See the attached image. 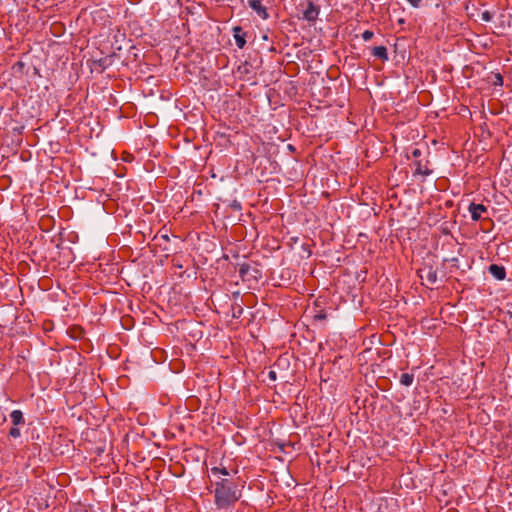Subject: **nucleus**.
Returning <instances> with one entry per match:
<instances>
[{
	"mask_svg": "<svg viewBox=\"0 0 512 512\" xmlns=\"http://www.w3.org/2000/svg\"><path fill=\"white\" fill-rule=\"evenodd\" d=\"M233 32H234L233 36H234L235 43H236L237 47L242 49L246 44V40H245L246 34L243 32V30L240 26L234 27Z\"/></svg>",
	"mask_w": 512,
	"mask_h": 512,
	"instance_id": "nucleus-7",
	"label": "nucleus"
},
{
	"mask_svg": "<svg viewBox=\"0 0 512 512\" xmlns=\"http://www.w3.org/2000/svg\"><path fill=\"white\" fill-rule=\"evenodd\" d=\"M10 418L14 426L24 423L23 413L20 410H13L10 414Z\"/></svg>",
	"mask_w": 512,
	"mask_h": 512,
	"instance_id": "nucleus-10",
	"label": "nucleus"
},
{
	"mask_svg": "<svg viewBox=\"0 0 512 512\" xmlns=\"http://www.w3.org/2000/svg\"><path fill=\"white\" fill-rule=\"evenodd\" d=\"M210 471L213 476H218L219 474L228 476L230 474L226 467H212Z\"/></svg>",
	"mask_w": 512,
	"mask_h": 512,
	"instance_id": "nucleus-12",
	"label": "nucleus"
},
{
	"mask_svg": "<svg viewBox=\"0 0 512 512\" xmlns=\"http://www.w3.org/2000/svg\"><path fill=\"white\" fill-rule=\"evenodd\" d=\"M488 270L489 273L497 280H504L506 277V270L503 266L491 264Z\"/></svg>",
	"mask_w": 512,
	"mask_h": 512,
	"instance_id": "nucleus-6",
	"label": "nucleus"
},
{
	"mask_svg": "<svg viewBox=\"0 0 512 512\" xmlns=\"http://www.w3.org/2000/svg\"><path fill=\"white\" fill-rule=\"evenodd\" d=\"M481 19L485 22H489L492 20V14L489 11H484L481 14Z\"/></svg>",
	"mask_w": 512,
	"mask_h": 512,
	"instance_id": "nucleus-14",
	"label": "nucleus"
},
{
	"mask_svg": "<svg viewBox=\"0 0 512 512\" xmlns=\"http://www.w3.org/2000/svg\"><path fill=\"white\" fill-rule=\"evenodd\" d=\"M248 5L262 19H267L269 17L266 8L262 5V1L261 0H248Z\"/></svg>",
	"mask_w": 512,
	"mask_h": 512,
	"instance_id": "nucleus-5",
	"label": "nucleus"
},
{
	"mask_svg": "<svg viewBox=\"0 0 512 512\" xmlns=\"http://www.w3.org/2000/svg\"><path fill=\"white\" fill-rule=\"evenodd\" d=\"M373 56L381 59V60H387L388 59V53L385 46H376L372 50Z\"/></svg>",
	"mask_w": 512,
	"mask_h": 512,
	"instance_id": "nucleus-9",
	"label": "nucleus"
},
{
	"mask_svg": "<svg viewBox=\"0 0 512 512\" xmlns=\"http://www.w3.org/2000/svg\"><path fill=\"white\" fill-rule=\"evenodd\" d=\"M269 377H270L271 379H275V378H276V374H275V372H274V371H270V372H269Z\"/></svg>",
	"mask_w": 512,
	"mask_h": 512,
	"instance_id": "nucleus-19",
	"label": "nucleus"
},
{
	"mask_svg": "<svg viewBox=\"0 0 512 512\" xmlns=\"http://www.w3.org/2000/svg\"><path fill=\"white\" fill-rule=\"evenodd\" d=\"M233 207H236V208L240 209V205L239 204H234Z\"/></svg>",
	"mask_w": 512,
	"mask_h": 512,
	"instance_id": "nucleus-20",
	"label": "nucleus"
},
{
	"mask_svg": "<svg viewBox=\"0 0 512 512\" xmlns=\"http://www.w3.org/2000/svg\"><path fill=\"white\" fill-rule=\"evenodd\" d=\"M468 211L473 221H478L482 217V213H487V208L483 204L470 203Z\"/></svg>",
	"mask_w": 512,
	"mask_h": 512,
	"instance_id": "nucleus-4",
	"label": "nucleus"
},
{
	"mask_svg": "<svg viewBox=\"0 0 512 512\" xmlns=\"http://www.w3.org/2000/svg\"><path fill=\"white\" fill-rule=\"evenodd\" d=\"M413 7L418 8L421 5L422 0H407Z\"/></svg>",
	"mask_w": 512,
	"mask_h": 512,
	"instance_id": "nucleus-16",
	"label": "nucleus"
},
{
	"mask_svg": "<svg viewBox=\"0 0 512 512\" xmlns=\"http://www.w3.org/2000/svg\"><path fill=\"white\" fill-rule=\"evenodd\" d=\"M422 155V151L418 148H415L413 151H412V157L414 158H418Z\"/></svg>",
	"mask_w": 512,
	"mask_h": 512,
	"instance_id": "nucleus-17",
	"label": "nucleus"
},
{
	"mask_svg": "<svg viewBox=\"0 0 512 512\" xmlns=\"http://www.w3.org/2000/svg\"><path fill=\"white\" fill-rule=\"evenodd\" d=\"M9 435L13 438H18L20 436V430L17 427H12L9 430Z\"/></svg>",
	"mask_w": 512,
	"mask_h": 512,
	"instance_id": "nucleus-15",
	"label": "nucleus"
},
{
	"mask_svg": "<svg viewBox=\"0 0 512 512\" xmlns=\"http://www.w3.org/2000/svg\"><path fill=\"white\" fill-rule=\"evenodd\" d=\"M414 375L410 373H403L400 376V383L404 386H410L413 383Z\"/></svg>",
	"mask_w": 512,
	"mask_h": 512,
	"instance_id": "nucleus-11",
	"label": "nucleus"
},
{
	"mask_svg": "<svg viewBox=\"0 0 512 512\" xmlns=\"http://www.w3.org/2000/svg\"><path fill=\"white\" fill-rule=\"evenodd\" d=\"M326 318V315L322 312H320L319 314H316L315 315V319H318V320H323Z\"/></svg>",
	"mask_w": 512,
	"mask_h": 512,
	"instance_id": "nucleus-18",
	"label": "nucleus"
},
{
	"mask_svg": "<svg viewBox=\"0 0 512 512\" xmlns=\"http://www.w3.org/2000/svg\"><path fill=\"white\" fill-rule=\"evenodd\" d=\"M301 5L303 6L302 13L304 19L307 21L317 19L320 12L319 6L315 5L312 0H305Z\"/></svg>",
	"mask_w": 512,
	"mask_h": 512,
	"instance_id": "nucleus-2",
	"label": "nucleus"
},
{
	"mask_svg": "<svg viewBox=\"0 0 512 512\" xmlns=\"http://www.w3.org/2000/svg\"><path fill=\"white\" fill-rule=\"evenodd\" d=\"M419 277L426 281L428 285H433L437 282V271L431 266H425L418 270Z\"/></svg>",
	"mask_w": 512,
	"mask_h": 512,
	"instance_id": "nucleus-3",
	"label": "nucleus"
},
{
	"mask_svg": "<svg viewBox=\"0 0 512 512\" xmlns=\"http://www.w3.org/2000/svg\"><path fill=\"white\" fill-rule=\"evenodd\" d=\"M415 165H416V169H415L416 174H421L424 176H428L431 174V170L428 169L427 164L423 163L422 160H417L415 162Z\"/></svg>",
	"mask_w": 512,
	"mask_h": 512,
	"instance_id": "nucleus-8",
	"label": "nucleus"
},
{
	"mask_svg": "<svg viewBox=\"0 0 512 512\" xmlns=\"http://www.w3.org/2000/svg\"><path fill=\"white\" fill-rule=\"evenodd\" d=\"M373 35H374V34H373V32H372V31H370V30H365V31L362 33V39H363L364 41H369V40H371V39H372Z\"/></svg>",
	"mask_w": 512,
	"mask_h": 512,
	"instance_id": "nucleus-13",
	"label": "nucleus"
},
{
	"mask_svg": "<svg viewBox=\"0 0 512 512\" xmlns=\"http://www.w3.org/2000/svg\"><path fill=\"white\" fill-rule=\"evenodd\" d=\"M241 498V491L229 479L222 478L215 482L214 501L218 509H230Z\"/></svg>",
	"mask_w": 512,
	"mask_h": 512,
	"instance_id": "nucleus-1",
	"label": "nucleus"
}]
</instances>
